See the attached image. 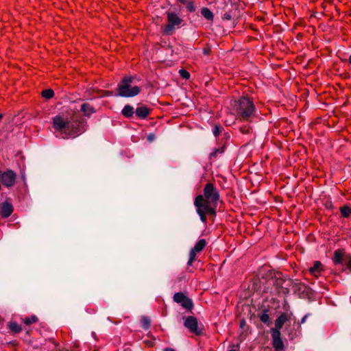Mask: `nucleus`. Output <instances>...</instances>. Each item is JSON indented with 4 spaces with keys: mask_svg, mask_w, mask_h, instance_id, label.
<instances>
[{
    "mask_svg": "<svg viewBox=\"0 0 351 351\" xmlns=\"http://www.w3.org/2000/svg\"><path fill=\"white\" fill-rule=\"evenodd\" d=\"M16 179V173L11 170L7 169L5 171H0V182L5 187L13 186Z\"/></svg>",
    "mask_w": 351,
    "mask_h": 351,
    "instance_id": "nucleus-7",
    "label": "nucleus"
},
{
    "mask_svg": "<svg viewBox=\"0 0 351 351\" xmlns=\"http://www.w3.org/2000/svg\"><path fill=\"white\" fill-rule=\"evenodd\" d=\"M224 147H221L217 149H215L210 154V158H217L219 154L223 153Z\"/></svg>",
    "mask_w": 351,
    "mask_h": 351,
    "instance_id": "nucleus-27",
    "label": "nucleus"
},
{
    "mask_svg": "<svg viewBox=\"0 0 351 351\" xmlns=\"http://www.w3.org/2000/svg\"><path fill=\"white\" fill-rule=\"evenodd\" d=\"M81 111L86 117H90L92 114L95 112V108L88 103H84L81 106Z\"/></svg>",
    "mask_w": 351,
    "mask_h": 351,
    "instance_id": "nucleus-17",
    "label": "nucleus"
},
{
    "mask_svg": "<svg viewBox=\"0 0 351 351\" xmlns=\"http://www.w3.org/2000/svg\"><path fill=\"white\" fill-rule=\"evenodd\" d=\"M173 301L180 304L183 308L188 310H191L193 306L192 300L182 292L176 293L174 294Z\"/></svg>",
    "mask_w": 351,
    "mask_h": 351,
    "instance_id": "nucleus-10",
    "label": "nucleus"
},
{
    "mask_svg": "<svg viewBox=\"0 0 351 351\" xmlns=\"http://www.w3.org/2000/svg\"><path fill=\"white\" fill-rule=\"evenodd\" d=\"M228 351H236L235 350H229Z\"/></svg>",
    "mask_w": 351,
    "mask_h": 351,
    "instance_id": "nucleus-49",
    "label": "nucleus"
},
{
    "mask_svg": "<svg viewBox=\"0 0 351 351\" xmlns=\"http://www.w3.org/2000/svg\"><path fill=\"white\" fill-rule=\"evenodd\" d=\"M298 36H299V37H301L300 34H298Z\"/></svg>",
    "mask_w": 351,
    "mask_h": 351,
    "instance_id": "nucleus-48",
    "label": "nucleus"
},
{
    "mask_svg": "<svg viewBox=\"0 0 351 351\" xmlns=\"http://www.w3.org/2000/svg\"><path fill=\"white\" fill-rule=\"evenodd\" d=\"M226 8L222 16L223 20L235 21L240 16V10L237 5L231 3L230 5H226Z\"/></svg>",
    "mask_w": 351,
    "mask_h": 351,
    "instance_id": "nucleus-9",
    "label": "nucleus"
},
{
    "mask_svg": "<svg viewBox=\"0 0 351 351\" xmlns=\"http://www.w3.org/2000/svg\"><path fill=\"white\" fill-rule=\"evenodd\" d=\"M13 212V206L11 203L3 202L0 207V215L2 218L9 217Z\"/></svg>",
    "mask_w": 351,
    "mask_h": 351,
    "instance_id": "nucleus-13",
    "label": "nucleus"
},
{
    "mask_svg": "<svg viewBox=\"0 0 351 351\" xmlns=\"http://www.w3.org/2000/svg\"><path fill=\"white\" fill-rule=\"evenodd\" d=\"M210 51V49L209 47L204 48L203 51L205 54H208Z\"/></svg>",
    "mask_w": 351,
    "mask_h": 351,
    "instance_id": "nucleus-35",
    "label": "nucleus"
},
{
    "mask_svg": "<svg viewBox=\"0 0 351 351\" xmlns=\"http://www.w3.org/2000/svg\"><path fill=\"white\" fill-rule=\"evenodd\" d=\"M207 242L206 239H199L195 246L189 252V258L187 262L188 266H191L194 261H196V254L197 253H199L203 250V249L206 246Z\"/></svg>",
    "mask_w": 351,
    "mask_h": 351,
    "instance_id": "nucleus-8",
    "label": "nucleus"
},
{
    "mask_svg": "<svg viewBox=\"0 0 351 351\" xmlns=\"http://www.w3.org/2000/svg\"><path fill=\"white\" fill-rule=\"evenodd\" d=\"M221 132V127L219 125H215L213 129V134L215 136H218Z\"/></svg>",
    "mask_w": 351,
    "mask_h": 351,
    "instance_id": "nucleus-32",
    "label": "nucleus"
},
{
    "mask_svg": "<svg viewBox=\"0 0 351 351\" xmlns=\"http://www.w3.org/2000/svg\"><path fill=\"white\" fill-rule=\"evenodd\" d=\"M220 195L217 189L213 184L208 182L204 188V194L198 195L194 200L196 212L200 220L205 225L207 223V216H215L216 208L219 202Z\"/></svg>",
    "mask_w": 351,
    "mask_h": 351,
    "instance_id": "nucleus-1",
    "label": "nucleus"
},
{
    "mask_svg": "<svg viewBox=\"0 0 351 351\" xmlns=\"http://www.w3.org/2000/svg\"><path fill=\"white\" fill-rule=\"evenodd\" d=\"M202 15L208 21H213L214 15L209 8L204 7L201 9Z\"/></svg>",
    "mask_w": 351,
    "mask_h": 351,
    "instance_id": "nucleus-20",
    "label": "nucleus"
},
{
    "mask_svg": "<svg viewBox=\"0 0 351 351\" xmlns=\"http://www.w3.org/2000/svg\"><path fill=\"white\" fill-rule=\"evenodd\" d=\"M141 324L143 329L147 330L150 327L151 320L149 317L144 316L141 319Z\"/></svg>",
    "mask_w": 351,
    "mask_h": 351,
    "instance_id": "nucleus-23",
    "label": "nucleus"
},
{
    "mask_svg": "<svg viewBox=\"0 0 351 351\" xmlns=\"http://www.w3.org/2000/svg\"><path fill=\"white\" fill-rule=\"evenodd\" d=\"M38 321L37 316L33 315L30 317H26L24 319H22V322L27 326L31 325L32 324H35Z\"/></svg>",
    "mask_w": 351,
    "mask_h": 351,
    "instance_id": "nucleus-22",
    "label": "nucleus"
},
{
    "mask_svg": "<svg viewBox=\"0 0 351 351\" xmlns=\"http://www.w3.org/2000/svg\"><path fill=\"white\" fill-rule=\"evenodd\" d=\"M134 113V108L130 105H125L122 110V114L127 118L132 117Z\"/></svg>",
    "mask_w": 351,
    "mask_h": 351,
    "instance_id": "nucleus-19",
    "label": "nucleus"
},
{
    "mask_svg": "<svg viewBox=\"0 0 351 351\" xmlns=\"http://www.w3.org/2000/svg\"><path fill=\"white\" fill-rule=\"evenodd\" d=\"M231 113L240 121H252L256 115V108L253 101L246 96L240 97L230 103Z\"/></svg>",
    "mask_w": 351,
    "mask_h": 351,
    "instance_id": "nucleus-3",
    "label": "nucleus"
},
{
    "mask_svg": "<svg viewBox=\"0 0 351 351\" xmlns=\"http://www.w3.org/2000/svg\"><path fill=\"white\" fill-rule=\"evenodd\" d=\"M323 271V266L320 261H315L313 266L309 268V272L315 277H319Z\"/></svg>",
    "mask_w": 351,
    "mask_h": 351,
    "instance_id": "nucleus-15",
    "label": "nucleus"
},
{
    "mask_svg": "<svg viewBox=\"0 0 351 351\" xmlns=\"http://www.w3.org/2000/svg\"><path fill=\"white\" fill-rule=\"evenodd\" d=\"M189 1V0H176V1L178 3H182L183 5H186V3H188Z\"/></svg>",
    "mask_w": 351,
    "mask_h": 351,
    "instance_id": "nucleus-33",
    "label": "nucleus"
},
{
    "mask_svg": "<svg viewBox=\"0 0 351 351\" xmlns=\"http://www.w3.org/2000/svg\"><path fill=\"white\" fill-rule=\"evenodd\" d=\"M326 1H324V2H323V3H322V8H323L324 10H326Z\"/></svg>",
    "mask_w": 351,
    "mask_h": 351,
    "instance_id": "nucleus-37",
    "label": "nucleus"
},
{
    "mask_svg": "<svg viewBox=\"0 0 351 351\" xmlns=\"http://www.w3.org/2000/svg\"><path fill=\"white\" fill-rule=\"evenodd\" d=\"M348 62L351 64V55L349 56Z\"/></svg>",
    "mask_w": 351,
    "mask_h": 351,
    "instance_id": "nucleus-42",
    "label": "nucleus"
},
{
    "mask_svg": "<svg viewBox=\"0 0 351 351\" xmlns=\"http://www.w3.org/2000/svg\"><path fill=\"white\" fill-rule=\"evenodd\" d=\"M340 213L342 217L348 218L351 215V207L344 205L340 208Z\"/></svg>",
    "mask_w": 351,
    "mask_h": 351,
    "instance_id": "nucleus-21",
    "label": "nucleus"
},
{
    "mask_svg": "<svg viewBox=\"0 0 351 351\" xmlns=\"http://www.w3.org/2000/svg\"><path fill=\"white\" fill-rule=\"evenodd\" d=\"M335 8L336 9V10L338 12V13L339 14V10L337 9V7L336 5H335Z\"/></svg>",
    "mask_w": 351,
    "mask_h": 351,
    "instance_id": "nucleus-44",
    "label": "nucleus"
},
{
    "mask_svg": "<svg viewBox=\"0 0 351 351\" xmlns=\"http://www.w3.org/2000/svg\"><path fill=\"white\" fill-rule=\"evenodd\" d=\"M292 315L291 313H282L275 320V327L271 328V330H279L280 331L281 328H282L283 325L290 320L291 316Z\"/></svg>",
    "mask_w": 351,
    "mask_h": 351,
    "instance_id": "nucleus-12",
    "label": "nucleus"
},
{
    "mask_svg": "<svg viewBox=\"0 0 351 351\" xmlns=\"http://www.w3.org/2000/svg\"><path fill=\"white\" fill-rule=\"evenodd\" d=\"M244 321L241 322V325H243Z\"/></svg>",
    "mask_w": 351,
    "mask_h": 351,
    "instance_id": "nucleus-47",
    "label": "nucleus"
},
{
    "mask_svg": "<svg viewBox=\"0 0 351 351\" xmlns=\"http://www.w3.org/2000/svg\"><path fill=\"white\" fill-rule=\"evenodd\" d=\"M306 316H304V317L302 319V320H301V323H304V322H305V320H306Z\"/></svg>",
    "mask_w": 351,
    "mask_h": 351,
    "instance_id": "nucleus-40",
    "label": "nucleus"
},
{
    "mask_svg": "<svg viewBox=\"0 0 351 351\" xmlns=\"http://www.w3.org/2000/svg\"><path fill=\"white\" fill-rule=\"evenodd\" d=\"M258 39L252 37V36H248L247 42H252L253 40H257Z\"/></svg>",
    "mask_w": 351,
    "mask_h": 351,
    "instance_id": "nucleus-34",
    "label": "nucleus"
},
{
    "mask_svg": "<svg viewBox=\"0 0 351 351\" xmlns=\"http://www.w3.org/2000/svg\"><path fill=\"white\" fill-rule=\"evenodd\" d=\"M163 351H176L174 349L171 348H165Z\"/></svg>",
    "mask_w": 351,
    "mask_h": 351,
    "instance_id": "nucleus-36",
    "label": "nucleus"
},
{
    "mask_svg": "<svg viewBox=\"0 0 351 351\" xmlns=\"http://www.w3.org/2000/svg\"><path fill=\"white\" fill-rule=\"evenodd\" d=\"M180 76L184 80H189L191 77L190 73L185 69H180L178 71Z\"/></svg>",
    "mask_w": 351,
    "mask_h": 351,
    "instance_id": "nucleus-28",
    "label": "nucleus"
},
{
    "mask_svg": "<svg viewBox=\"0 0 351 351\" xmlns=\"http://www.w3.org/2000/svg\"><path fill=\"white\" fill-rule=\"evenodd\" d=\"M3 114H0V121L3 119Z\"/></svg>",
    "mask_w": 351,
    "mask_h": 351,
    "instance_id": "nucleus-43",
    "label": "nucleus"
},
{
    "mask_svg": "<svg viewBox=\"0 0 351 351\" xmlns=\"http://www.w3.org/2000/svg\"><path fill=\"white\" fill-rule=\"evenodd\" d=\"M154 137V134H150L149 136H148V138L149 140L152 141Z\"/></svg>",
    "mask_w": 351,
    "mask_h": 351,
    "instance_id": "nucleus-39",
    "label": "nucleus"
},
{
    "mask_svg": "<svg viewBox=\"0 0 351 351\" xmlns=\"http://www.w3.org/2000/svg\"><path fill=\"white\" fill-rule=\"evenodd\" d=\"M41 95L43 96V97L49 99L54 96V92L51 88L45 89L42 91Z\"/></svg>",
    "mask_w": 351,
    "mask_h": 351,
    "instance_id": "nucleus-24",
    "label": "nucleus"
},
{
    "mask_svg": "<svg viewBox=\"0 0 351 351\" xmlns=\"http://www.w3.org/2000/svg\"><path fill=\"white\" fill-rule=\"evenodd\" d=\"M348 15L351 16V10L349 11Z\"/></svg>",
    "mask_w": 351,
    "mask_h": 351,
    "instance_id": "nucleus-46",
    "label": "nucleus"
},
{
    "mask_svg": "<svg viewBox=\"0 0 351 351\" xmlns=\"http://www.w3.org/2000/svg\"><path fill=\"white\" fill-rule=\"evenodd\" d=\"M8 328L13 333H19L22 331L21 326L14 322H8Z\"/></svg>",
    "mask_w": 351,
    "mask_h": 351,
    "instance_id": "nucleus-18",
    "label": "nucleus"
},
{
    "mask_svg": "<svg viewBox=\"0 0 351 351\" xmlns=\"http://www.w3.org/2000/svg\"><path fill=\"white\" fill-rule=\"evenodd\" d=\"M133 80L132 76L124 77L118 84L117 95L124 97H132L137 95L141 91V88L137 86H131Z\"/></svg>",
    "mask_w": 351,
    "mask_h": 351,
    "instance_id": "nucleus-4",
    "label": "nucleus"
},
{
    "mask_svg": "<svg viewBox=\"0 0 351 351\" xmlns=\"http://www.w3.org/2000/svg\"><path fill=\"white\" fill-rule=\"evenodd\" d=\"M272 338V346L275 351H283L285 345L281 338V332L279 330H270Z\"/></svg>",
    "mask_w": 351,
    "mask_h": 351,
    "instance_id": "nucleus-11",
    "label": "nucleus"
},
{
    "mask_svg": "<svg viewBox=\"0 0 351 351\" xmlns=\"http://www.w3.org/2000/svg\"><path fill=\"white\" fill-rule=\"evenodd\" d=\"M327 3L329 4V5H330V6H333V4H332V1H328Z\"/></svg>",
    "mask_w": 351,
    "mask_h": 351,
    "instance_id": "nucleus-41",
    "label": "nucleus"
},
{
    "mask_svg": "<svg viewBox=\"0 0 351 351\" xmlns=\"http://www.w3.org/2000/svg\"><path fill=\"white\" fill-rule=\"evenodd\" d=\"M304 26H305V21L303 19H299L294 24L295 28H296L297 27H304Z\"/></svg>",
    "mask_w": 351,
    "mask_h": 351,
    "instance_id": "nucleus-31",
    "label": "nucleus"
},
{
    "mask_svg": "<svg viewBox=\"0 0 351 351\" xmlns=\"http://www.w3.org/2000/svg\"><path fill=\"white\" fill-rule=\"evenodd\" d=\"M250 28L254 31H256V29L254 27V25L253 24L250 25Z\"/></svg>",
    "mask_w": 351,
    "mask_h": 351,
    "instance_id": "nucleus-38",
    "label": "nucleus"
},
{
    "mask_svg": "<svg viewBox=\"0 0 351 351\" xmlns=\"http://www.w3.org/2000/svg\"><path fill=\"white\" fill-rule=\"evenodd\" d=\"M167 14V23L164 28V33L166 34H172L175 26H179L182 19L180 18L177 14L171 12H168Z\"/></svg>",
    "mask_w": 351,
    "mask_h": 351,
    "instance_id": "nucleus-5",
    "label": "nucleus"
},
{
    "mask_svg": "<svg viewBox=\"0 0 351 351\" xmlns=\"http://www.w3.org/2000/svg\"><path fill=\"white\" fill-rule=\"evenodd\" d=\"M52 123L56 136L60 138H75L84 131L81 121L69 119L63 114L55 116Z\"/></svg>",
    "mask_w": 351,
    "mask_h": 351,
    "instance_id": "nucleus-2",
    "label": "nucleus"
},
{
    "mask_svg": "<svg viewBox=\"0 0 351 351\" xmlns=\"http://www.w3.org/2000/svg\"><path fill=\"white\" fill-rule=\"evenodd\" d=\"M239 130L242 134H245L250 133L252 129L250 125H247L241 127Z\"/></svg>",
    "mask_w": 351,
    "mask_h": 351,
    "instance_id": "nucleus-30",
    "label": "nucleus"
},
{
    "mask_svg": "<svg viewBox=\"0 0 351 351\" xmlns=\"http://www.w3.org/2000/svg\"><path fill=\"white\" fill-rule=\"evenodd\" d=\"M258 20H263V17H258Z\"/></svg>",
    "mask_w": 351,
    "mask_h": 351,
    "instance_id": "nucleus-45",
    "label": "nucleus"
},
{
    "mask_svg": "<svg viewBox=\"0 0 351 351\" xmlns=\"http://www.w3.org/2000/svg\"><path fill=\"white\" fill-rule=\"evenodd\" d=\"M184 325L191 333L197 336H200L203 334V328L199 327L197 319L194 316L185 317Z\"/></svg>",
    "mask_w": 351,
    "mask_h": 351,
    "instance_id": "nucleus-6",
    "label": "nucleus"
},
{
    "mask_svg": "<svg viewBox=\"0 0 351 351\" xmlns=\"http://www.w3.org/2000/svg\"><path fill=\"white\" fill-rule=\"evenodd\" d=\"M348 256L346 254L344 250L343 249H337L334 252V256L332 258V261L335 265L341 264L343 261L345 262V256Z\"/></svg>",
    "mask_w": 351,
    "mask_h": 351,
    "instance_id": "nucleus-14",
    "label": "nucleus"
},
{
    "mask_svg": "<svg viewBox=\"0 0 351 351\" xmlns=\"http://www.w3.org/2000/svg\"><path fill=\"white\" fill-rule=\"evenodd\" d=\"M135 113L136 117L140 119H144L147 118L150 114V109H149L147 106L143 105L138 106L135 110Z\"/></svg>",
    "mask_w": 351,
    "mask_h": 351,
    "instance_id": "nucleus-16",
    "label": "nucleus"
},
{
    "mask_svg": "<svg viewBox=\"0 0 351 351\" xmlns=\"http://www.w3.org/2000/svg\"><path fill=\"white\" fill-rule=\"evenodd\" d=\"M260 320L264 324H269V315L267 313V311H264L261 314L258 315Z\"/></svg>",
    "mask_w": 351,
    "mask_h": 351,
    "instance_id": "nucleus-25",
    "label": "nucleus"
},
{
    "mask_svg": "<svg viewBox=\"0 0 351 351\" xmlns=\"http://www.w3.org/2000/svg\"><path fill=\"white\" fill-rule=\"evenodd\" d=\"M186 8L189 12H195L196 10L195 1L193 0H189L186 5Z\"/></svg>",
    "mask_w": 351,
    "mask_h": 351,
    "instance_id": "nucleus-26",
    "label": "nucleus"
},
{
    "mask_svg": "<svg viewBox=\"0 0 351 351\" xmlns=\"http://www.w3.org/2000/svg\"><path fill=\"white\" fill-rule=\"evenodd\" d=\"M345 265L346 268L351 272V255L348 254L345 256Z\"/></svg>",
    "mask_w": 351,
    "mask_h": 351,
    "instance_id": "nucleus-29",
    "label": "nucleus"
}]
</instances>
